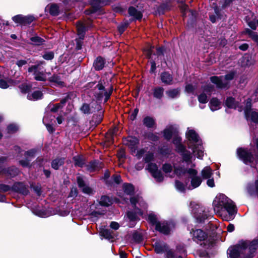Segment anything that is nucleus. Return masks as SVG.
I'll use <instances>...</instances> for the list:
<instances>
[{"label":"nucleus","instance_id":"f257e3e1","mask_svg":"<svg viewBox=\"0 0 258 258\" xmlns=\"http://www.w3.org/2000/svg\"><path fill=\"white\" fill-rule=\"evenodd\" d=\"M104 80H100L97 84L94 87L95 89H97L99 92H95L94 93V97L96 99L97 104V110L99 111L97 115L96 122L97 124L101 122L103 118L104 111L102 110L101 103L102 101L103 97H104V103H106L110 98L113 91V86L111 85L108 90L105 89L104 84Z\"/></svg>","mask_w":258,"mask_h":258},{"label":"nucleus","instance_id":"f03ea898","mask_svg":"<svg viewBox=\"0 0 258 258\" xmlns=\"http://www.w3.org/2000/svg\"><path fill=\"white\" fill-rule=\"evenodd\" d=\"M189 234L193 241L197 244H200L205 248L208 249L213 247L216 243L214 240L208 239V233L202 229L196 227L192 228L189 230Z\"/></svg>","mask_w":258,"mask_h":258},{"label":"nucleus","instance_id":"7ed1b4c3","mask_svg":"<svg viewBox=\"0 0 258 258\" xmlns=\"http://www.w3.org/2000/svg\"><path fill=\"white\" fill-rule=\"evenodd\" d=\"M236 156L245 165H250L252 168H256L258 164V154H253L248 148H237Z\"/></svg>","mask_w":258,"mask_h":258},{"label":"nucleus","instance_id":"20e7f679","mask_svg":"<svg viewBox=\"0 0 258 258\" xmlns=\"http://www.w3.org/2000/svg\"><path fill=\"white\" fill-rule=\"evenodd\" d=\"M213 206L218 210L224 208L230 216H233L237 212L232 201L223 194H220L216 196L213 202Z\"/></svg>","mask_w":258,"mask_h":258},{"label":"nucleus","instance_id":"39448f33","mask_svg":"<svg viewBox=\"0 0 258 258\" xmlns=\"http://www.w3.org/2000/svg\"><path fill=\"white\" fill-rule=\"evenodd\" d=\"M191 212L196 222L198 224L205 223L206 220L208 219L210 215L208 211L206 208L198 204H194L192 207Z\"/></svg>","mask_w":258,"mask_h":258},{"label":"nucleus","instance_id":"423d86ee","mask_svg":"<svg viewBox=\"0 0 258 258\" xmlns=\"http://www.w3.org/2000/svg\"><path fill=\"white\" fill-rule=\"evenodd\" d=\"M246 249V244L239 241L237 243L230 245L227 250V258H241V250Z\"/></svg>","mask_w":258,"mask_h":258},{"label":"nucleus","instance_id":"0eeeda50","mask_svg":"<svg viewBox=\"0 0 258 258\" xmlns=\"http://www.w3.org/2000/svg\"><path fill=\"white\" fill-rule=\"evenodd\" d=\"M12 20L15 23L21 26H28L30 25L36 19L32 15L23 16L19 14L13 17Z\"/></svg>","mask_w":258,"mask_h":258},{"label":"nucleus","instance_id":"6e6552de","mask_svg":"<svg viewBox=\"0 0 258 258\" xmlns=\"http://www.w3.org/2000/svg\"><path fill=\"white\" fill-rule=\"evenodd\" d=\"M37 152V150L35 148L30 149L24 153L25 159L20 160L19 161V164L23 167L31 168L32 165L30 164L31 158H33L35 157V155Z\"/></svg>","mask_w":258,"mask_h":258},{"label":"nucleus","instance_id":"1a4fd4ad","mask_svg":"<svg viewBox=\"0 0 258 258\" xmlns=\"http://www.w3.org/2000/svg\"><path fill=\"white\" fill-rule=\"evenodd\" d=\"M147 169L152 174V176L156 179L158 182L164 180V176L161 171L158 169L157 165L154 163H151L148 165Z\"/></svg>","mask_w":258,"mask_h":258},{"label":"nucleus","instance_id":"9d476101","mask_svg":"<svg viewBox=\"0 0 258 258\" xmlns=\"http://www.w3.org/2000/svg\"><path fill=\"white\" fill-rule=\"evenodd\" d=\"M12 191L26 196L30 194L28 186L22 181H16L12 185Z\"/></svg>","mask_w":258,"mask_h":258},{"label":"nucleus","instance_id":"9b49d317","mask_svg":"<svg viewBox=\"0 0 258 258\" xmlns=\"http://www.w3.org/2000/svg\"><path fill=\"white\" fill-rule=\"evenodd\" d=\"M123 141L127 143L125 144L130 149L132 154L135 153L137 149L138 146L140 144V140L135 136H128L123 138Z\"/></svg>","mask_w":258,"mask_h":258},{"label":"nucleus","instance_id":"f8f14e48","mask_svg":"<svg viewBox=\"0 0 258 258\" xmlns=\"http://www.w3.org/2000/svg\"><path fill=\"white\" fill-rule=\"evenodd\" d=\"M86 169L90 172L99 171L104 167V163L98 160L94 159L85 165Z\"/></svg>","mask_w":258,"mask_h":258},{"label":"nucleus","instance_id":"ddd939ff","mask_svg":"<svg viewBox=\"0 0 258 258\" xmlns=\"http://www.w3.org/2000/svg\"><path fill=\"white\" fill-rule=\"evenodd\" d=\"M241 243L246 244V249H248V252L255 254L256 250L258 249V237L254 238L253 240H240Z\"/></svg>","mask_w":258,"mask_h":258},{"label":"nucleus","instance_id":"4468645a","mask_svg":"<svg viewBox=\"0 0 258 258\" xmlns=\"http://www.w3.org/2000/svg\"><path fill=\"white\" fill-rule=\"evenodd\" d=\"M153 247L155 253L157 254L166 252L169 249V245L165 242L160 240H157L153 244Z\"/></svg>","mask_w":258,"mask_h":258},{"label":"nucleus","instance_id":"2eb2a0df","mask_svg":"<svg viewBox=\"0 0 258 258\" xmlns=\"http://www.w3.org/2000/svg\"><path fill=\"white\" fill-rule=\"evenodd\" d=\"M178 130L174 127L172 125L166 127L162 131L164 139L167 141H169L172 137L177 133Z\"/></svg>","mask_w":258,"mask_h":258},{"label":"nucleus","instance_id":"dca6fc26","mask_svg":"<svg viewBox=\"0 0 258 258\" xmlns=\"http://www.w3.org/2000/svg\"><path fill=\"white\" fill-rule=\"evenodd\" d=\"M246 190L249 196H253L256 195L258 198V174L253 182L247 183Z\"/></svg>","mask_w":258,"mask_h":258},{"label":"nucleus","instance_id":"f3484780","mask_svg":"<svg viewBox=\"0 0 258 258\" xmlns=\"http://www.w3.org/2000/svg\"><path fill=\"white\" fill-rule=\"evenodd\" d=\"M160 79L166 85H171L173 84V76L168 71L162 72L160 74Z\"/></svg>","mask_w":258,"mask_h":258},{"label":"nucleus","instance_id":"a211bd4d","mask_svg":"<svg viewBox=\"0 0 258 258\" xmlns=\"http://www.w3.org/2000/svg\"><path fill=\"white\" fill-rule=\"evenodd\" d=\"M47 81L50 83H54L56 87L63 88L66 87V84L62 81L60 76L58 74L54 73L49 77Z\"/></svg>","mask_w":258,"mask_h":258},{"label":"nucleus","instance_id":"6ab92c4d","mask_svg":"<svg viewBox=\"0 0 258 258\" xmlns=\"http://www.w3.org/2000/svg\"><path fill=\"white\" fill-rule=\"evenodd\" d=\"M77 182L78 187L82 189V191L84 194L90 195L92 192V189L88 185H86V183L83 179V177L80 176L77 177Z\"/></svg>","mask_w":258,"mask_h":258},{"label":"nucleus","instance_id":"aec40b11","mask_svg":"<svg viewBox=\"0 0 258 258\" xmlns=\"http://www.w3.org/2000/svg\"><path fill=\"white\" fill-rule=\"evenodd\" d=\"M66 158L60 156H57L52 159L51 162V167L55 170H58L65 163Z\"/></svg>","mask_w":258,"mask_h":258},{"label":"nucleus","instance_id":"412c9836","mask_svg":"<svg viewBox=\"0 0 258 258\" xmlns=\"http://www.w3.org/2000/svg\"><path fill=\"white\" fill-rule=\"evenodd\" d=\"M156 231L159 232L160 233L163 234L165 235H168L170 233L171 229L170 228L166 223L161 222L158 223L157 225L155 228Z\"/></svg>","mask_w":258,"mask_h":258},{"label":"nucleus","instance_id":"4be33fe9","mask_svg":"<svg viewBox=\"0 0 258 258\" xmlns=\"http://www.w3.org/2000/svg\"><path fill=\"white\" fill-rule=\"evenodd\" d=\"M106 63V60L101 56H97L94 60L93 66L96 71H99L103 69Z\"/></svg>","mask_w":258,"mask_h":258},{"label":"nucleus","instance_id":"5701e85b","mask_svg":"<svg viewBox=\"0 0 258 258\" xmlns=\"http://www.w3.org/2000/svg\"><path fill=\"white\" fill-rule=\"evenodd\" d=\"M239 62L241 67H249L253 64L252 60V56L248 53H245L244 55L239 59Z\"/></svg>","mask_w":258,"mask_h":258},{"label":"nucleus","instance_id":"b1692460","mask_svg":"<svg viewBox=\"0 0 258 258\" xmlns=\"http://www.w3.org/2000/svg\"><path fill=\"white\" fill-rule=\"evenodd\" d=\"M128 13L130 16L138 21H141L143 18V13L142 12L139 11L133 6H130L128 8Z\"/></svg>","mask_w":258,"mask_h":258},{"label":"nucleus","instance_id":"393cba45","mask_svg":"<svg viewBox=\"0 0 258 258\" xmlns=\"http://www.w3.org/2000/svg\"><path fill=\"white\" fill-rule=\"evenodd\" d=\"M77 35L80 39H84L86 32L88 30L87 27L81 21H78L76 23Z\"/></svg>","mask_w":258,"mask_h":258},{"label":"nucleus","instance_id":"a878e982","mask_svg":"<svg viewBox=\"0 0 258 258\" xmlns=\"http://www.w3.org/2000/svg\"><path fill=\"white\" fill-rule=\"evenodd\" d=\"M171 2V0H168V2L161 3L157 8V12L159 15H164L166 11H169L171 10V5L169 4Z\"/></svg>","mask_w":258,"mask_h":258},{"label":"nucleus","instance_id":"bb28decb","mask_svg":"<svg viewBox=\"0 0 258 258\" xmlns=\"http://www.w3.org/2000/svg\"><path fill=\"white\" fill-rule=\"evenodd\" d=\"M187 139L189 141H191L197 144L200 142L202 143V141L200 140V137L198 133L194 130H190L188 131L186 134Z\"/></svg>","mask_w":258,"mask_h":258},{"label":"nucleus","instance_id":"cd10ccee","mask_svg":"<svg viewBox=\"0 0 258 258\" xmlns=\"http://www.w3.org/2000/svg\"><path fill=\"white\" fill-rule=\"evenodd\" d=\"M222 76H212L210 78L211 82L216 85L217 88L223 89L227 87V83H223L221 78Z\"/></svg>","mask_w":258,"mask_h":258},{"label":"nucleus","instance_id":"c85d7f7f","mask_svg":"<svg viewBox=\"0 0 258 258\" xmlns=\"http://www.w3.org/2000/svg\"><path fill=\"white\" fill-rule=\"evenodd\" d=\"M221 101L216 97H212L209 102V105L212 111L217 110L221 108Z\"/></svg>","mask_w":258,"mask_h":258},{"label":"nucleus","instance_id":"c756f323","mask_svg":"<svg viewBox=\"0 0 258 258\" xmlns=\"http://www.w3.org/2000/svg\"><path fill=\"white\" fill-rule=\"evenodd\" d=\"M164 88L163 87H155L153 89V95L154 98L161 100L164 96Z\"/></svg>","mask_w":258,"mask_h":258},{"label":"nucleus","instance_id":"7c9ffc66","mask_svg":"<svg viewBox=\"0 0 258 258\" xmlns=\"http://www.w3.org/2000/svg\"><path fill=\"white\" fill-rule=\"evenodd\" d=\"M4 172L10 177L13 178L19 175L20 170L15 166H11L5 169Z\"/></svg>","mask_w":258,"mask_h":258},{"label":"nucleus","instance_id":"2f4dec72","mask_svg":"<svg viewBox=\"0 0 258 258\" xmlns=\"http://www.w3.org/2000/svg\"><path fill=\"white\" fill-rule=\"evenodd\" d=\"M47 7H48L49 13L51 16L56 17L59 15V7L57 4H51L49 6L48 5Z\"/></svg>","mask_w":258,"mask_h":258},{"label":"nucleus","instance_id":"473e14b6","mask_svg":"<svg viewBox=\"0 0 258 258\" xmlns=\"http://www.w3.org/2000/svg\"><path fill=\"white\" fill-rule=\"evenodd\" d=\"M143 123L145 126L149 128H153L156 125L155 119L149 116H147L143 118Z\"/></svg>","mask_w":258,"mask_h":258},{"label":"nucleus","instance_id":"72a5a7b5","mask_svg":"<svg viewBox=\"0 0 258 258\" xmlns=\"http://www.w3.org/2000/svg\"><path fill=\"white\" fill-rule=\"evenodd\" d=\"M202 147V143L200 144H194L192 148V152L196 154L198 159H202L204 156V152L200 148Z\"/></svg>","mask_w":258,"mask_h":258},{"label":"nucleus","instance_id":"f704fd0d","mask_svg":"<svg viewBox=\"0 0 258 258\" xmlns=\"http://www.w3.org/2000/svg\"><path fill=\"white\" fill-rule=\"evenodd\" d=\"M43 94L40 90L34 91L31 94L27 95V98L30 100H38L42 99Z\"/></svg>","mask_w":258,"mask_h":258},{"label":"nucleus","instance_id":"c9c22d12","mask_svg":"<svg viewBox=\"0 0 258 258\" xmlns=\"http://www.w3.org/2000/svg\"><path fill=\"white\" fill-rule=\"evenodd\" d=\"M225 105L228 108L236 109L237 107V102L235 99L233 97H227L225 102Z\"/></svg>","mask_w":258,"mask_h":258},{"label":"nucleus","instance_id":"e433bc0d","mask_svg":"<svg viewBox=\"0 0 258 258\" xmlns=\"http://www.w3.org/2000/svg\"><path fill=\"white\" fill-rule=\"evenodd\" d=\"M180 92V88H177L167 90L166 91L165 93L169 98L174 99L179 96Z\"/></svg>","mask_w":258,"mask_h":258},{"label":"nucleus","instance_id":"4c0bfd02","mask_svg":"<svg viewBox=\"0 0 258 258\" xmlns=\"http://www.w3.org/2000/svg\"><path fill=\"white\" fill-rule=\"evenodd\" d=\"M73 160L74 162V165L76 167L82 168L85 165V159L80 156H75L73 157Z\"/></svg>","mask_w":258,"mask_h":258},{"label":"nucleus","instance_id":"58836bf2","mask_svg":"<svg viewBox=\"0 0 258 258\" xmlns=\"http://www.w3.org/2000/svg\"><path fill=\"white\" fill-rule=\"evenodd\" d=\"M99 204L101 206L108 207L112 204V202L109 197L103 195L101 197Z\"/></svg>","mask_w":258,"mask_h":258},{"label":"nucleus","instance_id":"ea45409f","mask_svg":"<svg viewBox=\"0 0 258 258\" xmlns=\"http://www.w3.org/2000/svg\"><path fill=\"white\" fill-rule=\"evenodd\" d=\"M123 188L124 192L127 195L132 196L135 193V187L134 186L128 183H125L123 185Z\"/></svg>","mask_w":258,"mask_h":258},{"label":"nucleus","instance_id":"a19ab883","mask_svg":"<svg viewBox=\"0 0 258 258\" xmlns=\"http://www.w3.org/2000/svg\"><path fill=\"white\" fill-rule=\"evenodd\" d=\"M159 153L163 156H168L171 154L172 150L167 145H163L159 147L158 149Z\"/></svg>","mask_w":258,"mask_h":258},{"label":"nucleus","instance_id":"79ce46f5","mask_svg":"<svg viewBox=\"0 0 258 258\" xmlns=\"http://www.w3.org/2000/svg\"><path fill=\"white\" fill-rule=\"evenodd\" d=\"M201 175L203 179L211 178L213 175V171L210 167H205L201 171Z\"/></svg>","mask_w":258,"mask_h":258},{"label":"nucleus","instance_id":"37998d69","mask_svg":"<svg viewBox=\"0 0 258 258\" xmlns=\"http://www.w3.org/2000/svg\"><path fill=\"white\" fill-rule=\"evenodd\" d=\"M99 233L100 236L103 237L106 239L109 240L114 238L109 229L103 228L101 229Z\"/></svg>","mask_w":258,"mask_h":258},{"label":"nucleus","instance_id":"c03bdc74","mask_svg":"<svg viewBox=\"0 0 258 258\" xmlns=\"http://www.w3.org/2000/svg\"><path fill=\"white\" fill-rule=\"evenodd\" d=\"M147 221L152 226H155L157 225L158 223L160 222L158 220L157 216L153 213H150L148 215Z\"/></svg>","mask_w":258,"mask_h":258},{"label":"nucleus","instance_id":"a18cd8bd","mask_svg":"<svg viewBox=\"0 0 258 258\" xmlns=\"http://www.w3.org/2000/svg\"><path fill=\"white\" fill-rule=\"evenodd\" d=\"M129 25L130 22H127L126 20H124L122 22L118 25L117 27L118 33L120 35L123 34Z\"/></svg>","mask_w":258,"mask_h":258},{"label":"nucleus","instance_id":"49530a36","mask_svg":"<svg viewBox=\"0 0 258 258\" xmlns=\"http://www.w3.org/2000/svg\"><path fill=\"white\" fill-rule=\"evenodd\" d=\"M251 100L250 98H248L246 100V103L245 106V108L244 109V114L245 117L247 119L249 117V115L251 111Z\"/></svg>","mask_w":258,"mask_h":258},{"label":"nucleus","instance_id":"de8ad7c7","mask_svg":"<svg viewBox=\"0 0 258 258\" xmlns=\"http://www.w3.org/2000/svg\"><path fill=\"white\" fill-rule=\"evenodd\" d=\"M30 40L32 42L33 45L37 46L42 45L45 42V40L43 38L38 36H34L30 37Z\"/></svg>","mask_w":258,"mask_h":258},{"label":"nucleus","instance_id":"09e8293b","mask_svg":"<svg viewBox=\"0 0 258 258\" xmlns=\"http://www.w3.org/2000/svg\"><path fill=\"white\" fill-rule=\"evenodd\" d=\"M190 178H191V185L193 188L199 187L202 182V179L200 176L190 177Z\"/></svg>","mask_w":258,"mask_h":258},{"label":"nucleus","instance_id":"8fccbe9b","mask_svg":"<svg viewBox=\"0 0 258 258\" xmlns=\"http://www.w3.org/2000/svg\"><path fill=\"white\" fill-rule=\"evenodd\" d=\"M180 155L183 162L189 163L191 162L192 155L190 151L186 150V152L182 153Z\"/></svg>","mask_w":258,"mask_h":258},{"label":"nucleus","instance_id":"3c124183","mask_svg":"<svg viewBox=\"0 0 258 258\" xmlns=\"http://www.w3.org/2000/svg\"><path fill=\"white\" fill-rule=\"evenodd\" d=\"M88 2L92 8L98 12L101 11L102 6L100 4L99 0H89Z\"/></svg>","mask_w":258,"mask_h":258},{"label":"nucleus","instance_id":"603ef678","mask_svg":"<svg viewBox=\"0 0 258 258\" xmlns=\"http://www.w3.org/2000/svg\"><path fill=\"white\" fill-rule=\"evenodd\" d=\"M132 237L134 241L137 243H140L143 240L142 234L137 231H135L133 233Z\"/></svg>","mask_w":258,"mask_h":258},{"label":"nucleus","instance_id":"864d4df0","mask_svg":"<svg viewBox=\"0 0 258 258\" xmlns=\"http://www.w3.org/2000/svg\"><path fill=\"white\" fill-rule=\"evenodd\" d=\"M126 216L130 222H135L140 220L137 213L134 211H127L126 212Z\"/></svg>","mask_w":258,"mask_h":258},{"label":"nucleus","instance_id":"5fc2aeb1","mask_svg":"<svg viewBox=\"0 0 258 258\" xmlns=\"http://www.w3.org/2000/svg\"><path fill=\"white\" fill-rule=\"evenodd\" d=\"M34 75V78L36 81L44 82L47 80L46 76L43 71H38Z\"/></svg>","mask_w":258,"mask_h":258},{"label":"nucleus","instance_id":"6e6d98bb","mask_svg":"<svg viewBox=\"0 0 258 258\" xmlns=\"http://www.w3.org/2000/svg\"><path fill=\"white\" fill-rule=\"evenodd\" d=\"M249 117L251 122L258 124V110H252L249 114Z\"/></svg>","mask_w":258,"mask_h":258},{"label":"nucleus","instance_id":"4d7b16f0","mask_svg":"<svg viewBox=\"0 0 258 258\" xmlns=\"http://www.w3.org/2000/svg\"><path fill=\"white\" fill-rule=\"evenodd\" d=\"M80 110L85 114H90L92 112L89 104L84 103L80 108Z\"/></svg>","mask_w":258,"mask_h":258},{"label":"nucleus","instance_id":"13d9d810","mask_svg":"<svg viewBox=\"0 0 258 258\" xmlns=\"http://www.w3.org/2000/svg\"><path fill=\"white\" fill-rule=\"evenodd\" d=\"M196 89L195 86H194L192 84H187L185 86L184 92L187 94H191L196 95Z\"/></svg>","mask_w":258,"mask_h":258},{"label":"nucleus","instance_id":"bf43d9fd","mask_svg":"<svg viewBox=\"0 0 258 258\" xmlns=\"http://www.w3.org/2000/svg\"><path fill=\"white\" fill-rule=\"evenodd\" d=\"M175 186L178 190L182 192H185L186 191V185L179 180H176L175 181Z\"/></svg>","mask_w":258,"mask_h":258},{"label":"nucleus","instance_id":"052dcab7","mask_svg":"<svg viewBox=\"0 0 258 258\" xmlns=\"http://www.w3.org/2000/svg\"><path fill=\"white\" fill-rule=\"evenodd\" d=\"M19 88L22 93L26 94L31 90L32 86L26 83H23L19 86Z\"/></svg>","mask_w":258,"mask_h":258},{"label":"nucleus","instance_id":"680f3d73","mask_svg":"<svg viewBox=\"0 0 258 258\" xmlns=\"http://www.w3.org/2000/svg\"><path fill=\"white\" fill-rule=\"evenodd\" d=\"M130 202L133 206V207L136 209H137L140 214V215H143V212L141 210L137 207V204L138 203V198L136 197H132L130 198Z\"/></svg>","mask_w":258,"mask_h":258},{"label":"nucleus","instance_id":"e2e57ef3","mask_svg":"<svg viewBox=\"0 0 258 258\" xmlns=\"http://www.w3.org/2000/svg\"><path fill=\"white\" fill-rule=\"evenodd\" d=\"M156 49V53H154V54L156 55L158 57H160L161 56L164 55V53L166 50V47L164 45H162L161 46L157 47Z\"/></svg>","mask_w":258,"mask_h":258},{"label":"nucleus","instance_id":"0e129e2a","mask_svg":"<svg viewBox=\"0 0 258 258\" xmlns=\"http://www.w3.org/2000/svg\"><path fill=\"white\" fill-rule=\"evenodd\" d=\"M182 138L179 135V131H177V133L174 135L173 137L172 143L175 146L180 145L182 144Z\"/></svg>","mask_w":258,"mask_h":258},{"label":"nucleus","instance_id":"69168bd1","mask_svg":"<svg viewBox=\"0 0 258 258\" xmlns=\"http://www.w3.org/2000/svg\"><path fill=\"white\" fill-rule=\"evenodd\" d=\"M13 81L11 79H8V81L4 79H0V88L3 89H6L9 88V83H11Z\"/></svg>","mask_w":258,"mask_h":258},{"label":"nucleus","instance_id":"338daca9","mask_svg":"<svg viewBox=\"0 0 258 258\" xmlns=\"http://www.w3.org/2000/svg\"><path fill=\"white\" fill-rule=\"evenodd\" d=\"M42 57L47 60H51L54 57V53L53 51H46L42 55Z\"/></svg>","mask_w":258,"mask_h":258},{"label":"nucleus","instance_id":"774afa93","mask_svg":"<svg viewBox=\"0 0 258 258\" xmlns=\"http://www.w3.org/2000/svg\"><path fill=\"white\" fill-rule=\"evenodd\" d=\"M146 137L149 140L152 142H157L159 140V137L153 133H148Z\"/></svg>","mask_w":258,"mask_h":258}]
</instances>
